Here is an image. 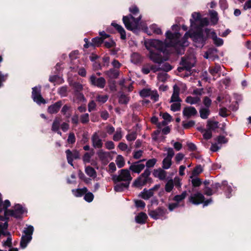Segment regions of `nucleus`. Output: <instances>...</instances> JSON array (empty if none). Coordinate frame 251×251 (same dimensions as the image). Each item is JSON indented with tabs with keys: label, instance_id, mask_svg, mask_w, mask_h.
<instances>
[{
	"label": "nucleus",
	"instance_id": "9b49d317",
	"mask_svg": "<svg viewBox=\"0 0 251 251\" xmlns=\"http://www.w3.org/2000/svg\"><path fill=\"white\" fill-rule=\"evenodd\" d=\"M68 163L72 166H74L73 162L75 159L78 158V151H72L70 150H67L65 151Z\"/></svg>",
	"mask_w": 251,
	"mask_h": 251
},
{
	"label": "nucleus",
	"instance_id": "79ce46f5",
	"mask_svg": "<svg viewBox=\"0 0 251 251\" xmlns=\"http://www.w3.org/2000/svg\"><path fill=\"white\" fill-rule=\"evenodd\" d=\"M116 164L118 168H121L125 165L124 157L121 155H118L116 157Z\"/></svg>",
	"mask_w": 251,
	"mask_h": 251
},
{
	"label": "nucleus",
	"instance_id": "e433bc0d",
	"mask_svg": "<svg viewBox=\"0 0 251 251\" xmlns=\"http://www.w3.org/2000/svg\"><path fill=\"white\" fill-rule=\"evenodd\" d=\"M49 80L51 83L56 82L58 84L62 83L63 81V79H61L60 76L58 75L50 76Z\"/></svg>",
	"mask_w": 251,
	"mask_h": 251
},
{
	"label": "nucleus",
	"instance_id": "052dcab7",
	"mask_svg": "<svg viewBox=\"0 0 251 251\" xmlns=\"http://www.w3.org/2000/svg\"><path fill=\"white\" fill-rule=\"evenodd\" d=\"M135 205L137 208H141L144 209L146 206L145 202L140 200H137L134 201Z\"/></svg>",
	"mask_w": 251,
	"mask_h": 251
},
{
	"label": "nucleus",
	"instance_id": "ddd939ff",
	"mask_svg": "<svg viewBox=\"0 0 251 251\" xmlns=\"http://www.w3.org/2000/svg\"><path fill=\"white\" fill-rule=\"evenodd\" d=\"M62 104V101L61 100H59L55 102L54 104L50 105L48 108V113L51 114L57 113L59 111Z\"/></svg>",
	"mask_w": 251,
	"mask_h": 251
},
{
	"label": "nucleus",
	"instance_id": "412c9836",
	"mask_svg": "<svg viewBox=\"0 0 251 251\" xmlns=\"http://www.w3.org/2000/svg\"><path fill=\"white\" fill-rule=\"evenodd\" d=\"M147 184L146 179L140 176L133 182L132 186L135 187H140Z\"/></svg>",
	"mask_w": 251,
	"mask_h": 251
},
{
	"label": "nucleus",
	"instance_id": "de8ad7c7",
	"mask_svg": "<svg viewBox=\"0 0 251 251\" xmlns=\"http://www.w3.org/2000/svg\"><path fill=\"white\" fill-rule=\"evenodd\" d=\"M122 137L121 128H117L116 133L113 135V139L115 141H119L121 139Z\"/></svg>",
	"mask_w": 251,
	"mask_h": 251
},
{
	"label": "nucleus",
	"instance_id": "5701e85b",
	"mask_svg": "<svg viewBox=\"0 0 251 251\" xmlns=\"http://www.w3.org/2000/svg\"><path fill=\"white\" fill-rule=\"evenodd\" d=\"M153 175L155 177H158L160 180H164L166 177V172L161 169H155L154 170Z\"/></svg>",
	"mask_w": 251,
	"mask_h": 251
},
{
	"label": "nucleus",
	"instance_id": "c85d7f7f",
	"mask_svg": "<svg viewBox=\"0 0 251 251\" xmlns=\"http://www.w3.org/2000/svg\"><path fill=\"white\" fill-rule=\"evenodd\" d=\"M200 115L201 119H206L210 114V110L208 108L202 107L200 109Z\"/></svg>",
	"mask_w": 251,
	"mask_h": 251
},
{
	"label": "nucleus",
	"instance_id": "4468645a",
	"mask_svg": "<svg viewBox=\"0 0 251 251\" xmlns=\"http://www.w3.org/2000/svg\"><path fill=\"white\" fill-rule=\"evenodd\" d=\"M130 183L129 182H124L120 183H116L114 187V190L116 192H121L124 191L125 189L128 188Z\"/></svg>",
	"mask_w": 251,
	"mask_h": 251
},
{
	"label": "nucleus",
	"instance_id": "20e7f679",
	"mask_svg": "<svg viewBox=\"0 0 251 251\" xmlns=\"http://www.w3.org/2000/svg\"><path fill=\"white\" fill-rule=\"evenodd\" d=\"M26 211L25 209L20 204H17L14 207V209H9V216L17 219L23 218V214Z\"/></svg>",
	"mask_w": 251,
	"mask_h": 251
},
{
	"label": "nucleus",
	"instance_id": "f257e3e1",
	"mask_svg": "<svg viewBox=\"0 0 251 251\" xmlns=\"http://www.w3.org/2000/svg\"><path fill=\"white\" fill-rule=\"evenodd\" d=\"M211 29L208 28L203 29L198 26L196 29L192 32L191 38L196 44L197 48H202L206 43V41L210 37Z\"/></svg>",
	"mask_w": 251,
	"mask_h": 251
},
{
	"label": "nucleus",
	"instance_id": "473e14b6",
	"mask_svg": "<svg viewBox=\"0 0 251 251\" xmlns=\"http://www.w3.org/2000/svg\"><path fill=\"white\" fill-rule=\"evenodd\" d=\"M186 196L187 192L184 191L180 195H177L174 196V197L173 198V200L175 201L176 202L179 204V202L185 199Z\"/></svg>",
	"mask_w": 251,
	"mask_h": 251
},
{
	"label": "nucleus",
	"instance_id": "f704fd0d",
	"mask_svg": "<svg viewBox=\"0 0 251 251\" xmlns=\"http://www.w3.org/2000/svg\"><path fill=\"white\" fill-rule=\"evenodd\" d=\"M219 122L217 121H212L210 120L207 122V126L208 129L211 130H214L218 127Z\"/></svg>",
	"mask_w": 251,
	"mask_h": 251
},
{
	"label": "nucleus",
	"instance_id": "cd10ccee",
	"mask_svg": "<svg viewBox=\"0 0 251 251\" xmlns=\"http://www.w3.org/2000/svg\"><path fill=\"white\" fill-rule=\"evenodd\" d=\"M180 65L183 66L185 68V70L188 71H190L192 68L194 67V65L188 60L184 58V57L181 58Z\"/></svg>",
	"mask_w": 251,
	"mask_h": 251
},
{
	"label": "nucleus",
	"instance_id": "8fccbe9b",
	"mask_svg": "<svg viewBox=\"0 0 251 251\" xmlns=\"http://www.w3.org/2000/svg\"><path fill=\"white\" fill-rule=\"evenodd\" d=\"M68 87L66 86H63L58 89V93L61 97H66L67 95Z\"/></svg>",
	"mask_w": 251,
	"mask_h": 251
},
{
	"label": "nucleus",
	"instance_id": "a18cd8bd",
	"mask_svg": "<svg viewBox=\"0 0 251 251\" xmlns=\"http://www.w3.org/2000/svg\"><path fill=\"white\" fill-rule=\"evenodd\" d=\"M174 184L173 179H170L165 184V189L167 192H170L173 189Z\"/></svg>",
	"mask_w": 251,
	"mask_h": 251
},
{
	"label": "nucleus",
	"instance_id": "4be33fe9",
	"mask_svg": "<svg viewBox=\"0 0 251 251\" xmlns=\"http://www.w3.org/2000/svg\"><path fill=\"white\" fill-rule=\"evenodd\" d=\"M62 121L61 117H56L55 118L51 126V129L52 131H58V129H59Z\"/></svg>",
	"mask_w": 251,
	"mask_h": 251
},
{
	"label": "nucleus",
	"instance_id": "6e6552de",
	"mask_svg": "<svg viewBox=\"0 0 251 251\" xmlns=\"http://www.w3.org/2000/svg\"><path fill=\"white\" fill-rule=\"evenodd\" d=\"M149 57L152 62L159 64H162L165 60L159 51L150 50Z\"/></svg>",
	"mask_w": 251,
	"mask_h": 251
},
{
	"label": "nucleus",
	"instance_id": "13d9d810",
	"mask_svg": "<svg viewBox=\"0 0 251 251\" xmlns=\"http://www.w3.org/2000/svg\"><path fill=\"white\" fill-rule=\"evenodd\" d=\"M160 71H163L166 72H168L171 71L173 69V67L169 63L167 62L163 64L162 66L160 67Z\"/></svg>",
	"mask_w": 251,
	"mask_h": 251
},
{
	"label": "nucleus",
	"instance_id": "58836bf2",
	"mask_svg": "<svg viewBox=\"0 0 251 251\" xmlns=\"http://www.w3.org/2000/svg\"><path fill=\"white\" fill-rule=\"evenodd\" d=\"M210 20L213 25H215L218 21V13L215 11H212L210 12Z\"/></svg>",
	"mask_w": 251,
	"mask_h": 251
},
{
	"label": "nucleus",
	"instance_id": "f03ea898",
	"mask_svg": "<svg viewBox=\"0 0 251 251\" xmlns=\"http://www.w3.org/2000/svg\"><path fill=\"white\" fill-rule=\"evenodd\" d=\"M132 178L130 172L127 169H121L119 171L118 175H113L112 176V180L114 184L121 181L130 183Z\"/></svg>",
	"mask_w": 251,
	"mask_h": 251
},
{
	"label": "nucleus",
	"instance_id": "0eeeda50",
	"mask_svg": "<svg viewBox=\"0 0 251 251\" xmlns=\"http://www.w3.org/2000/svg\"><path fill=\"white\" fill-rule=\"evenodd\" d=\"M205 197L201 192L192 194L188 198V201L194 205H199L202 203Z\"/></svg>",
	"mask_w": 251,
	"mask_h": 251
},
{
	"label": "nucleus",
	"instance_id": "a19ab883",
	"mask_svg": "<svg viewBox=\"0 0 251 251\" xmlns=\"http://www.w3.org/2000/svg\"><path fill=\"white\" fill-rule=\"evenodd\" d=\"M203 171V169L202 166L201 165H197L193 169L192 173V176H191V178H192L193 176H196L200 174H201Z\"/></svg>",
	"mask_w": 251,
	"mask_h": 251
},
{
	"label": "nucleus",
	"instance_id": "a878e982",
	"mask_svg": "<svg viewBox=\"0 0 251 251\" xmlns=\"http://www.w3.org/2000/svg\"><path fill=\"white\" fill-rule=\"evenodd\" d=\"M223 182L222 183H220L218 182L213 183L211 185V191L212 195L214 194H218L219 190H222L223 189Z\"/></svg>",
	"mask_w": 251,
	"mask_h": 251
},
{
	"label": "nucleus",
	"instance_id": "7c9ffc66",
	"mask_svg": "<svg viewBox=\"0 0 251 251\" xmlns=\"http://www.w3.org/2000/svg\"><path fill=\"white\" fill-rule=\"evenodd\" d=\"M78 54V50H75L71 52L69 55L71 63H72L73 65H75L77 68L78 67L77 63L78 62V60H77L76 61H75V60L77 59Z\"/></svg>",
	"mask_w": 251,
	"mask_h": 251
},
{
	"label": "nucleus",
	"instance_id": "b1692460",
	"mask_svg": "<svg viewBox=\"0 0 251 251\" xmlns=\"http://www.w3.org/2000/svg\"><path fill=\"white\" fill-rule=\"evenodd\" d=\"M104 42V41L102 40L101 38L99 36H97L95 38H93L91 40V45L94 49L96 47H100Z\"/></svg>",
	"mask_w": 251,
	"mask_h": 251
},
{
	"label": "nucleus",
	"instance_id": "4d7b16f0",
	"mask_svg": "<svg viewBox=\"0 0 251 251\" xmlns=\"http://www.w3.org/2000/svg\"><path fill=\"white\" fill-rule=\"evenodd\" d=\"M108 96L107 95H99L96 97V100L98 101L104 103H105L108 100Z\"/></svg>",
	"mask_w": 251,
	"mask_h": 251
},
{
	"label": "nucleus",
	"instance_id": "a211bd4d",
	"mask_svg": "<svg viewBox=\"0 0 251 251\" xmlns=\"http://www.w3.org/2000/svg\"><path fill=\"white\" fill-rule=\"evenodd\" d=\"M210 37L213 40L214 44L217 47L221 46L223 45L224 41L221 38L217 37L216 32L213 30H211Z\"/></svg>",
	"mask_w": 251,
	"mask_h": 251
},
{
	"label": "nucleus",
	"instance_id": "7ed1b4c3",
	"mask_svg": "<svg viewBox=\"0 0 251 251\" xmlns=\"http://www.w3.org/2000/svg\"><path fill=\"white\" fill-rule=\"evenodd\" d=\"M141 16L135 18L131 14L128 16H124L123 17V23L127 29L132 31L137 28V25L141 20Z\"/></svg>",
	"mask_w": 251,
	"mask_h": 251
},
{
	"label": "nucleus",
	"instance_id": "4c0bfd02",
	"mask_svg": "<svg viewBox=\"0 0 251 251\" xmlns=\"http://www.w3.org/2000/svg\"><path fill=\"white\" fill-rule=\"evenodd\" d=\"M97 154L101 161H105L109 156V153L104 151L102 150L98 151Z\"/></svg>",
	"mask_w": 251,
	"mask_h": 251
},
{
	"label": "nucleus",
	"instance_id": "f8f14e48",
	"mask_svg": "<svg viewBox=\"0 0 251 251\" xmlns=\"http://www.w3.org/2000/svg\"><path fill=\"white\" fill-rule=\"evenodd\" d=\"M146 160L145 159L140 160L139 161L135 162L130 166L129 169L133 172L139 174L142 170L145 168V165L143 164H138L141 162H144Z\"/></svg>",
	"mask_w": 251,
	"mask_h": 251
},
{
	"label": "nucleus",
	"instance_id": "1a4fd4ad",
	"mask_svg": "<svg viewBox=\"0 0 251 251\" xmlns=\"http://www.w3.org/2000/svg\"><path fill=\"white\" fill-rule=\"evenodd\" d=\"M145 45L147 50H149L150 47H153L159 50H162L163 43L159 40L153 39L150 40L148 42H146Z\"/></svg>",
	"mask_w": 251,
	"mask_h": 251
},
{
	"label": "nucleus",
	"instance_id": "3c124183",
	"mask_svg": "<svg viewBox=\"0 0 251 251\" xmlns=\"http://www.w3.org/2000/svg\"><path fill=\"white\" fill-rule=\"evenodd\" d=\"M195 125V122L193 120H190L188 122H182V126L185 129H189L194 126Z\"/></svg>",
	"mask_w": 251,
	"mask_h": 251
},
{
	"label": "nucleus",
	"instance_id": "2f4dec72",
	"mask_svg": "<svg viewBox=\"0 0 251 251\" xmlns=\"http://www.w3.org/2000/svg\"><path fill=\"white\" fill-rule=\"evenodd\" d=\"M131 60L134 64H137L141 63L142 59L139 53L134 52L131 55Z\"/></svg>",
	"mask_w": 251,
	"mask_h": 251
},
{
	"label": "nucleus",
	"instance_id": "39448f33",
	"mask_svg": "<svg viewBox=\"0 0 251 251\" xmlns=\"http://www.w3.org/2000/svg\"><path fill=\"white\" fill-rule=\"evenodd\" d=\"M167 210L163 207H158L155 210H148L150 217L154 220H157L166 214Z\"/></svg>",
	"mask_w": 251,
	"mask_h": 251
},
{
	"label": "nucleus",
	"instance_id": "c03bdc74",
	"mask_svg": "<svg viewBox=\"0 0 251 251\" xmlns=\"http://www.w3.org/2000/svg\"><path fill=\"white\" fill-rule=\"evenodd\" d=\"M85 172L87 175L90 177H95L96 176V172L95 170L91 166H87L86 167Z\"/></svg>",
	"mask_w": 251,
	"mask_h": 251
},
{
	"label": "nucleus",
	"instance_id": "0e129e2a",
	"mask_svg": "<svg viewBox=\"0 0 251 251\" xmlns=\"http://www.w3.org/2000/svg\"><path fill=\"white\" fill-rule=\"evenodd\" d=\"M221 70L220 66H217L214 67L209 68V73L212 75H215L216 74L218 73Z\"/></svg>",
	"mask_w": 251,
	"mask_h": 251
},
{
	"label": "nucleus",
	"instance_id": "72a5a7b5",
	"mask_svg": "<svg viewBox=\"0 0 251 251\" xmlns=\"http://www.w3.org/2000/svg\"><path fill=\"white\" fill-rule=\"evenodd\" d=\"M119 93H121L119 97V103L121 104H126L129 102L130 98L127 97L122 92H120Z\"/></svg>",
	"mask_w": 251,
	"mask_h": 251
},
{
	"label": "nucleus",
	"instance_id": "603ef678",
	"mask_svg": "<svg viewBox=\"0 0 251 251\" xmlns=\"http://www.w3.org/2000/svg\"><path fill=\"white\" fill-rule=\"evenodd\" d=\"M32 98L34 99L35 97H37L38 95H41V87L39 88L37 87H34L32 88Z\"/></svg>",
	"mask_w": 251,
	"mask_h": 251
},
{
	"label": "nucleus",
	"instance_id": "338daca9",
	"mask_svg": "<svg viewBox=\"0 0 251 251\" xmlns=\"http://www.w3.org/2000/svg\"><path fill=\"white\" fill-rule=\"evenodd\" d=\"M181 104L179 102L178 103H173L171 105V110L174 112L178 111L180 110Z\"/></svg>",
	"mask_w": 251,
	"mask_h": 251
},
{
	"label": "nucleus",
	"instance_id": "423d86ee",
	"mask_svg": "<svg viewBox=\"0 0 251 251\" xmlns=\"http://www.w3.org/2000/svg\"><path fill=\"white\" fill-rule=\"evenodd\" d=\"M91 84L99 88H103L106 84V80L103 77H97L94 75H92L89 78Z\"/></svg>",
	"mask_w": 251,
	"mask_h": 251
},
{
	"label": "nucleus",
	"instance_id": "bb28decb",
	"mask_svg": "<svg viewBox=\"0 0 251 251\" xmlns=\"http://www.w3.org/2000/svg\"><path fill=\"white\" fill-rule=\"evenodd\" d=\"M32 236L29 237L25 235H22L21 241H20V247L22 249L25 248L27 244L31 241L32 240Z\"/></svg>",
	"mask_w": 251,
	"mask_h": 251
},
{
	"label": "nucleus",
	"instance_id": "9d476101",
	"mask_svg": "<svg viewBox=\"0 0 251 251\" xmlns=\"http://www.w3.org/2000/svg\"><path fill=\"white\" fill-rule=\"evenodd\" d=\"M198 114V112L196 109L193 106H186L184 108L182 114L184 117L187 118V119H189L191 117L195 116L197 115Z\"/></svg>",
	"mask_w": 251,
	"mask_h": 251
},
{
	"label": "nucleus",
	"instance_id": "864d4df0",
	"mask_svg": "<svg viewBox=\"0 0 251 251\" xmlns=\"http://www.w3.org/2000/svg\"><path fill=\"white\" fill-rule=\"evenodd\" d=\"M151 30L154 33L159 35L162 34L161 29L155 24H153L150 26Z\"/></svg>",
	"mask_w": 251,
	"mask_h": 251
},
{
	"label": "nucleus",
	"instance_id": "69168bd1",
	"mask_svg": "<svg viewBox=\"0 0 251 251\" xmlns=\"http://www.w3.org/2000/svg\"><path fill=\"white\" fill-rule=\"evenodd\" d=\"M80 120L83 124H86L89 121V117L88 113H85L80 116Z\"/></svg>",
	"mask_w": 251,
	"mask_h": 251
},
{
	"label": "nucleus",
	"instance_id": "aec40b11",
	"mask_svg": "<svg viewBox=\"0 0 251 251\" xmlns=\"http://www.w3.org/2000/svg\"><path fill=\"white\" fill-rule=\"evenodd\" d=\"M148 218V216L147 214L143 212H140L136 217H135V221L137 223L139 224H145L146 220Z\"/></svg>",
	"mask_w": 251,
	"mask_h": 251
},
{
	"label": "nucleus",
	"instance_id": "2eb2a0df",
	"mask_svg": "<svg viewBox=\"0 0 251 251\" xmlns=\"http://www.w3.org/2000/svg\"><path fill=\"white\" fill-rule=\"evenodd\" d=\"M93 146L95 148H101L102 147V142L98 135L95 133L92 137Z\"/></svg>",
	"mask_w": 251,
	"mask_h": 251
},
{
	"label": "nucleus",
	"instance_id": "c9c22d12",
	"mask_svg": "<svg viewBox=\"0 0 251 251\" xmlns=\"http://www.w3.org/2000/svg\"><path fill=\"white\" fill-rule=\"evenodd\" d=\"M201 100L199 97H193L192 96H188L185 99L186 102L190 104H195L199 103Z\"/></svg>",
	"mask_w": 251,
	"mask_h": 251
},
{
	"label": "nucleus",
	"instance_id": "09e8293b",
	"mask_svg": "<svg viewBox=\"0 0 251 251\" xmlns=\"http://www.w3.org/2000/svg\"><path fill=\"white\" fill-rule=\"evenodd\" d=\"M151 91L150 89H143L139 93L140 96L142 98L149 97L151 94Z\"/></svg>",
	"mask_w": 251,
	"mask_h": 251
},
{
	"label": "nucleus",
	"instance_id": "dca6fc26",
	"mask_svg": "<svg viewBox=\"0 0 251 251\" xmlns=\"http://www.w3.org/2000/svg\"><path fill=\"white\" fill-rule=\"evenodd\" d=\"M111 25L113 26L120 34L121 39L125 40L126 39V31L121 25H119L114 22H112L111 23Z\"/></svg>",
	"mask_w": 251,
	"mask_h": 251
},
{
	"label": "nucleus",
	"instance_id": "6e6d98bb",
	"mask_svg": "<svg viewBox=\"0 0 251 251\" xmlns=\"http://www.w3.org/2000/svg\"><path fill=\"white\" fill-rule=\"evenodd\" d=\"M84 200L88 202H90L93 201L94 196L92 193L89 192L84 195Z\"/></svg>",
	"mask_w": 251,
	"mask_h": 251
},
{
	"label": "nucleus",
	"instance_id": "680f3d73",
	"mask_svg": "<svg viewBox=\"0 0 251 251\" xmlns=\"http://www.w3.org/2000/svg\"><path fill=\"white\" fill-rule=\"evenodd\" d=\"M33 100L38 104H41V103L45 104L46 103L45 100L42 97L41 95H38V96L35 97L34 99H33Z\"/></svg>",
	"mask_w": 251,
	"mask_h": 251
},
{
	"label": "nucleus",
	"instance_id": "5fc2aeb1",
	"mask_svg": "<svg viewBox=\"0 0 251 251\" xmlns=\"http://www.w3.org/2000/svg\"><path fill=\"white\" fill-rule=\"evenodd\" d=\"M34 231V227L32 226L29 225L28 227L24 230L23 232L25 234V236H32Z\"/></svg>",
	"mask_w": 251,
	"mask_h": 251
},
{
	"label": "nucleus",
	"instance_id": "ea45409f",
	"mask_svg": "<svg viewBox=\"0 0 251 251\" xmlns=\"http://www.w3.org/2000/svg\"><path fill=\"white\" fill-rule=\"evenodd\" d=\"M192 17L193 19H191L190 20V22L191 23V26H193V25L195 24V21H200L201 20V15L199 13L194 12L192 14Z\"/></svg>",
	"mask_w": 251,
	"mask_h": 251
},
{
	"label": "nucleus",
	"instance_id": "f3484780",
	"mask_svg": "<svg viewBox=\"0 0 251 251\" xmlns=\"http://www.w3.org/2000/svg\"><path fill=\"white\" fill-rule=\"evenodd\" d=\"M106 75L111 79L117 78L120 75L119 71L115 69H110L104 72Z\"/></svg>",
	"mask_w": 251,
	"mask_h": 251
},
{
	"label": "nucleus",
	"instance_id": "e2e57ef3",
	"mask_svg": "<svg viewBox=\"0 0 251 251\" xmlns=\"http://www.w3.org/2000/svg\"><path fill=\"white\" fill-rule=\"evenodd\" d=\"M203 103L205 106V108H208L209 109V107H210L212 103V101L209 98H208L207 96H205L203 98Z\"/></svg>",
	"mask_w": 251,
	"mask_h": 251
},
{
	"label": "nucleus",
	"instance_id": "bf43d9fd",
	"mask_svg": "<svg viewBox=\"0 0 251 251\" xmlns=\"http://www.w3.org/2000/svg\"><path fill=\"white\" fill-rule=\"evenodd\" d=\"M103 43H104V47L107 49L115 47L116 45L115 42L112 39H110V41L109 42L104 41V42Z\"/></svg>",
	"mask_w": 251,
	"mask_h": 251
},
{
	"label": "nucleus",
	"instance_id": "774afa93",
	"mask_svg": "<svg viewBox=\"0 0 251 251\" xmlns=\"http://www.w3.org/2000/svg\"><path fill=\"white\" fill-rule=\"evenodd\" d=\"M137 137V134L135 132H132L126 136V139L129 141H134Z\"/></svg>",
	"mask_w": 251,
	"mask_h": 251
},
{
	"label": "nucleus",
	"instance_id": "6ab92c4d",
	"mask_svg": "<svg viewBox=\"0 0 251 251\" xmlns=\"http://www.w3.org/2000/svg\"><path fill=\"white\" fill-rule=\"evenodd\" d=\"M153 194L154 193L151 192V190H148L146 188H145L142 192H140L138 196L139 197H140L145 200H147L153 196Z\"/></svg>",
	"mask_w": 251,
	"mask_h": 251
},
{
	"label": "nucleus",
	"instance_id": "c756f323",
	"mask_svg": "<svg viewBox=\"0 0 251 251\" xmlns=\"http://www.w3.org/2000/svg\"><path fill=\"white\" fill-rule=\"evenodd\" d=\"M204 187L203 189V194L207 196H212L211 187H209L208 185L210 184L209 180H205L203 182Z\"/></svg>",
	"mask_w": 251,
	"mask_h": 251
},
{
	"label": "nucleus",
	"instance_id": "37998d69",
	"mask_svg": "<svg viewBox=\"0 0 251 251\" xmlns=\"http://www.w3.org/2000/svg\"><path fill=\"white\" fill-rule=\"evenodd\" d=\"M172 165V159L165 157L162 161V168L164 169H168Z\"/></svg>",
	"mask_w": 251,
	"mask_h": 251
},
{
	"label": "nucleus",
	"instance_id": "393cba45",
	"mask_svg": "<svg viewBox=\"0 0 251 251\" xmlns=\"http://www.w3.org/2000/svg\"><path fill=\"white\" fill-rule=\"evenodd\" d=\"M223 189L222 190H223L225 192V195H226V197L228 198H229L231 196V192L232 191V189L231 187L228 185L227 182L226 181H223Z\"/></svg>",
	"mask_w": 251,
	"mask_h": 251
},
{
	"label": "nucleus",
	"instance_id": "49530a36",
	"mask_svg": "<svg viewBox=\"0 0 251 251\" xmlns=\"http://www.w3.org/2000/svg\"><path fill=\"white\" fill-rule=\"evenodd\" d=\"M191 182L192 186L194 188L200 186L202 183L201 179L198 177L192 178Z\"/></svg>",
	"mask_w": 251,
	"mask_h": 251
}]
</instances>
